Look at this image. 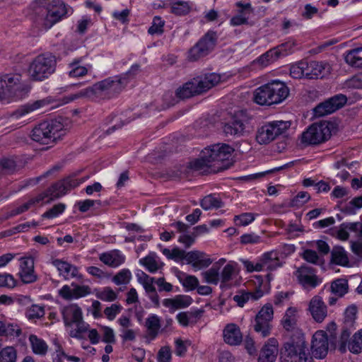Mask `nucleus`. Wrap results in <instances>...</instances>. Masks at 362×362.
I'll return each mask as SVG.
<instances>
[{"mask_svg":"<svg viewBox=\"0 0 362 362\" xmlns=\"http://www.w3.org/2000/svg\"><path fill=\"white\" fill-rule=\"evenodd\" d=\"M221 81V76L216 73L199 76L185 83L176 91V95L181 99L188 98L195 95L206 92Z\"/></svg>","mask_w":362,"mask_h":362,"instance_id":"f257e3e1","label":"nucleus"},{"mask_svg":"<svg viewBox=\"0 0 362 362\" xmlns=\"http://www.w3.org/2000/svg\"><path fill=\"white\" fill-rule=\"evenodd\" d=\"M57 60L50 53L41 54L35 57L28 68L30 77L36 81L48 78L56 69Z\"/></svg>","mask_w":362,"mask_h":362,"instance_id":"f03ea898","label":"nucleus"},{"mask_svg":"<svg viewBox=\"0 0 362 362\" xmlns=\"http://www.w3.org/2000/svg\"><path fill=\"white\" fill-rule=\"evenodd\" d=\"M63 129L62 124L57 120L45 121L36 126L32 131V139L42 144H49L60 137Z\"/></svg>","mask_w":362,"mask_h":362,"instance_id":"7ed1b4c3","label":"nucleus"},{"mask_svg":"<svg viewBox=\"0 0 362 362\" xmlns=\"http://www.w3.org/2000/svg\"><path fill=\"white\" fill-rule=\"evenodd\" d=\"M289 121H272L265 123L257 130L256 140L259 144H267L284 134L290 127Z\"/></svg>","mask_w":362,"mask_h":362,"instance_id":"20e7f679","label":"nucleus"},{"mask_svg":"<svg viewBox=\"0 0 362 362\" xmlns=\"http://www.w3.org/2000/svg\"><path fill=\"white\" fill-rule=\"evenodd\" d=\"M330 136V124L325 121L310 125L301 134L300 141L306 146L317 145L327 141Z\"/></svg>","mask_w":362,"mask_h":362,"instance_id":"39448f33","label":"nucleus"},{"mask_svg":"<svg viewBox=\"0 0 362 362\" xmlns=\"http://www.w3.org/2000/svg\"><path fill=\"white\" fill-rule=\"evenodd\" d=\"M125 78L115 76L107 78L94 84L96 97L112 98L125 87Z\"/></svg>","mask_w":362,"mask_h":362,"instance_id":"423d86ee","label":"nucleus"},{"mask_svg":"<svg viewBox=\"0 0 362 362\" xmlns=\"http://www.w3.org/2000/svg\"><path fill=\"white\" fill-rule=\"evenodd\" d=\"M250 117L245 110H239L231 117L223 127V132L227 136L240 137L248 132L247 128Z\"/></svg>","mask_w":362,"mask_h":362,"instance_id":"0eeeda50","label":"nucleus"},{"mask_svg":"<svg viewBox=\"0 0 362 362\" xmlns=\"http://www.w3.org/2000/svg\"><path fill=\"white\" fill-rule=\"evenodd\" d=\"M86 177L76 178L75 175L69 176L62 180H59L53 184L49 188L41 194H45V199L49 197V199L46 202H49L57 199L64 195L68 191L74 189L83 183L86 180Z\"/></svg>","mask_w":362,"mask_h":362,"instance_id":"6e6552de","label":"nucleus"},{"mask_svg":"<svg viewBox=\"0 0 362 362\" xmlns=\"http://www.w3.org/2000/svg\"><path fill=\"white\" fill-rule=\"evenodd\" d=\"M217 41L216 32L208 31L189 51L188 59L195 62L209 54L215 47Z\"/></svg>","mask_w":362,"mask_h":362,"instance_id":"1a4fd4ad","label":"nucleus"},{"mask_svg":"<svg viewBox=\"0 0 362 362\" xmlns=\"http://www.w3.org/2000/svg\"><path fill=\"white\" fill-rule=\"evenodd\" d=\"M274 317L273 307L270 303L265 304L256 315L253 321L254 330L262 337L271 334L272 322Z\"/></svg>","mask_w":362,"mask_h":362,"instance_id":"9d476101","label":"nucleus"},{"mask_svg":"<svg viewBox=\"0 0 362 362\" xmlns=\"http://www.w3.org/2000/svg\"><path fill=\"white\" fill-rule=\"evenodd\" d=\"M307 351L306 344L304 341H291L284 344L281 354L291 360L298 361V362H313V357Z\"/></svg>","mask_w":362,"mask_h":362,"instance_id":"9b49d317","label":"nucleus"},{"mask_svg":"<svg viewBox=\"0 0 362 362\" xmlns=\"http://www.w3.org/2000/svg\"><path fill=\"white\" fill-rule=\"evenodd\" d=\"M347 101L346 96L343 94L336 95L323 103H320L314 108L315 117H323L332 114L343 107Z\"/></svg>","mask_w":362,"mask_h":362,"instance_id":"f8f14e48","label":"nucleus"},{"mask_svg":"<svg viewBox=\"0 0 362 362\" xmlns=\"http://www.w3.org/2000/svg\"><path fill=\"white\" fill-rule=\"evenodd\" d=\"M311 352L313 357L322 359L326 357L329 350V338L324 330H317L311 340Z\"/></svg>","mask_w":362,"mask_h":362,"instance_id":"ddd939ff","label":"nucleus"},{"mask_svg":"<svg viewBox=\"0 0 362 362\" xmlns=\"http://www.w3.org/2000/svg\"><path fill=\"white\" fill-rule=\"evenodd\" d=\"M67 13V8L61 0H53L48 6L47 13L44 21L45 28H50Z\"/></svg>","mask_w":362,"mask_h":362,"instance_id":"4468645a","label":"nucleus"},{"mask_svg":"<svg viewBox=\"0 0 362 362\" xmlns=\"http://www.w3.org/2000/svg\"><path fill=\"white\" fill-rule=\"evenodd\" d=\"M21 76L18 74H6L0 77V100L16 95L20 88Z\"/></svg>","mask_w":362,"mask_h":362,"instance_id":"2eb2a0df","label":"nucleus"},{"mask_svg":"<svg viewBox=\"0 0 362 362\" xmlns=\"http://www.w3.org/2000/svg\"><path fill=\"white\" fill-rule=\"evenodd\" d=\"M234 149L226 144H216L211 147L206 148L204 153L209 158L211 163L228 160L232 155Z\"/></svg>","mask_w":362,"mask_h":362,"instance_id":"dca6fc26","label":"nucleus"},{"mask_svg":"<svg viewBox=\"0 0 362 362\" xmlns=\"http://www.w3.org/2000/svg\"><path fill=\"white\" fill-rule=\"evenodd\" d=\"M295 274L300 284L305 288H315L320 282L315 269L307 265L299 267Z\"/></svg>","mask_w":362,"mask_h":362,"instance_id":"f3484780","label":"nucleus"},{"mask_svg":"<svg viewBox=\"0 0 362 362\" xmlns=\"http://www.w3.org/2000/svg\"><path fill=\"white\" fill-rule=\"evenodd\" d=\"M186 262L191 264L194 270H200L212 264V259L205 252L192 250L187 252Z\"/></svg>","mask_w":362,"mask_h":362,"instance_id":"a211bd4d","label":"nucleus"},{"mask_svg":"<svg viewBox=\"0 0 362 362\" xmlns=\"http://www.w3.org/2000/svg\"><path fill=\"white\" fill-rule=\"evenodd\" d=\"M19 276L25 284H31L37 280V275L34 270V259L32 257L21 259Z\"/></svg>","mask_w":362,"mask_h":362,"instance_id":"6ab92c4d","label":"nucleus"},{"mask_svg":"<svg viewBox=\"0 0 362 362\" xmlns=\"http://www.w3.org/2000/svg\"><path fill=\"white\" fill-rule=\"evenodd\" d=\"M309 311L313 319L317 322H322L327 316V310L322 298L315 296L310 301Z\"/></svg>","mask_w":362,"mask_h":362,"instance_id":"aec40b11","label":"nucleus"},{"mask_svg":"<svg viewBox=\"0 0 362 362\" xmlns=\"http://www.w3.org/2000/svg\"><path fill=\"white\" fill-rule=\"evenodd\" d=\"M61 312L66 327H72L74 324L83 318L82 310L76 304L64 307Z\"/></svg>","mask_w":362,"mask_h":362,"instance_id":"412c9836","label":"nucleus"},{"mask_svg":"<svg viewBox=\"0 0 362 362\" xmlns=\"http://www.w3.org/2000/svg\"><path fill=\"white\" fill-rule=\"evenodd\" d=\"M278 354V341L270 338L261 350L258 362H274Z\"/></svg>","mask_w":362,"mask_h":362,"instance_id":"4be33fe9","label":"nucleus"},{"mask_svg":"<svg viewBox=\"0 0 362 362\" xmlns=\"http://www.w3.org/2000/svg\"><path fill=\"white\" fill-rule=\"evenodd\" d=\"M262 271H274L283 265L280 261L279 252L276 250H272L264 252L259 258Z\"/></svg>","mask_w":362,"mask_h":362,"instance_id":"5701e85b","label":"nucleus"},{"mask_svg":"<svg viewBox=\"0 0 362 362\" xmlns=\"http://www.w3.org/2000/svg\"><path fill=\"white\" fill-rule=\"evenodd\" d=\"M267 83L275 104L281 103L288 95L289 90L284 83L274 80Z\"/></svg>","mask_w":362,"mask_h":362,"instance_id":"b1692460","label":"nucleus"},{"mask_svg":"<svg viewBox=\"0 0 362 362\" xmlns=\"http://www.w3.org/2000/svg\"><path fill=\"white\" fill-rule=\"evenodd\" d=\"M52 264L57 267L60 275H62L66 279L81 277L78 268L66 261L56 259L52 261Z\"/></svg>","mask_w":362,"mask_h":362,"instance_id":"393cba45","label":"nucleus"},{"mask_svg":"<svg viewBox=\"0 0 362 362\" xmlns=\"http://www.w3.org/2000/svg\"><path fill=\"white\" fill-rule=\"evenodd\" d=\"M272 97V93L268 83L256 88L253 93L254 101L259 105L269 106L275 104Z\"/></svg>","mask_w":362,"mask_h":362,"instance_id":"a878e982","label":"nucleus"},{"mask_svg":"<svg viewBox=\"0 0 362 362\" xmlns=\"http://www.w3.org/2000/svg\"><path fill=\"white\" fill-rule=\"evenodd\" d=\"M326 64L316 61L306 62L305 67V78L308 79L322 78Z\"/></svg>","mask_w":362,"mask_h":362,"instance_id":"bb28decb","label":"nucleus"},{"mask_svg":"<svg viewBox=\"0 0 362 362\" xmlns=\"http://www.w3.org/2000/svg\"><path fill=\"white\" fill-rule=\"evenodd\" d=\"M224 341L230 345H238L242 342L243 335L235 324L228 325L223 329Z\"/></svg>","mask_w":362,"mask_h":362,"instance_id":"cd10ccee","label":"nucleus"},{"mask_svg":"<svg viewBox=\"0 0 362 362\" xmlns=\"http://www.w3.org/2000/svg\"><path fill=\"white\" fill-rule=\"evenodd\" d=\"M358 225L354 222H344L339 226V227L330 229V235L337 238L339 240L346 241L349 238V232H354Z\"/></svg>","mask_w":362,"mask_h":362,"instance_id":"c85d7f7f","label":"nucleus"},{"mask_svg":"<svg viewBox=\"0 0 362 362\" xmlns=\"http://www.w3.org/2000/svg\"><path fill=\"white\" fill-rule=\"evenodd\" d=\"M204 150L202 151L201 157L196 158L188 163L187 168L190 171L199 173H208L211 162L208 156H206Z\"/></svg>","mask_w":362,"mask_h":362,"instance_id":"c756f323","label":"nucleus"},{"mask_svg":"<svg viewBox=\"0 0 362 362\" xmlns=\"http://www.w3.org/2000/svg\"><path fill=\"white\" fill-rule=\"evenodd\" d=\"M99 259L107 266L117 267L124 262L125 257L119 250H114L100 254Z\"/></svg>","mask_w":362,"mask_h":362,"instance_id":"7c9ffc66","label":"nucleus"},{"mask_svg":"<svg viewBox=\"0 0 362 362\" xmlns=\"http://www.w3.org/2000/svg\"><path fill=\"white\" fill-rule=\"evenodd\" d=\"M46 105L45 100H39L33 103H28L19 107L11 115V117L15 119H18L33 112L44 107Z\"/></svg>","mask_w":362,"mask_h":362,"instance_id":"2f4dec72","label":"nucleus"},{"mask_svg":"<svg viewBox=\"0 0 362 362\" xmlns=\"http://www.w3.org/2000/svg\"><path fill=\"white\" fill-rule=\"evenodd\" d=\"M264 292L261 288L256 289L254 292H247L240 290L233 296V299L238 306L243 307L250 300H257L262 298Z\"/></svg>","mask_w":362,"mask_h":362,"instance_id":"473e14b6","label":"nucleus"},{"mask_svg":"<svg viewBox=\"0 0 362 362\" xmlns=\"http://www.w3.org/2000/svg\"><path fill=\"white\" fill-rule=\"evenodd\" d=\"M83 60V57H78L74 59L71 63L69 64V76L71 78L83 77L88 74V71L92 69V66L90 64L81 66V64Z\"/></svg>","mask_w":362,"mask_h":362,"instance_id":"72a5a7b5","label":"nucleus"},{"mask_svg":"<svg viewBox=\"0 0 362 362\" xmlns=\"http://www.w3.org/2000/svg\"><path fill=\"white\" fill-rule=\"evenodd\" d=\"M192 303V298L187 296L178 295L174 298H165L163 301L165 307L173 310L188 307Z\"/></svg>","mask_w":362,"mask_h":362,"instance_id":"f704fd0d","label":"nucleus"},{"mask_svg":"<svg viewBox=\"0 0 362 362\" xmlns=\"http://www.w3.org/2000/svg\"><path fill=\"white\" fill-rule=\"evenodd\" d=\"M145 326L148 336L151 339H155L161 327L160 317L155 314L150 315L146 320Z\"/></svg>","mask_w":362,"mask_h":362,"instance_id":"c9c22d12","label":"nucleus"},{"mask_svg":"<svg viewBox=\"0 0 362 362\" xmlns=\"http://www.w3.org/2000/svg\"><path fill=\"white\" fill-rule=\"evenodd\" d=\"M279 57V51L274 48L269 49L253 61V64L258 65L260 68L265 67L276 61Z\"/></svg>","mask_w":362,"mask_h":362,"instance_id":"e433bc0d","label":"nucleus"},{"mask_svg":"<svg viewBox=\"0 0 362 362\" xmlns=\"http://www.w3.org/2000/svg\"><path fill=\"white\" fill-rule=\"evenodd\" d=\"M331 262L343 267L349 264V257L344 247L341 246L333 247L331 251Z\"/></svg>","mask_w":362,"mask_h":362,"instance_id":"4c0bfd02","label":"nucleus"},{"mask_svg":"<svg viewBox=\"0 0 362 362\" xmlns=\"http://www.w3.org/2000/svg\"><path fill=\"white\" fill-rule=\"evenodd\" d=\"M345 62L353 67H362V47L349 50L344 55Z\"/></svg>","mask_w":362,"mask_h":362,"instance_id":"58836bf2","label":"nucleus"},{"mask_svg":"<svg viewBox=\"0 0 362 362\" xmlns=\"http://www.w3.org/2000/svg\"><path fill=\"white\" fill-rule=\"evenodd\" d=\"M202 311L182 312L177 315L176 318L182 326H188L196 323L197 320L201 316Z\"/></svg>","mask_w":362,"mask_h":362,"instance_id":"ea45409f","label":"nucleus"},{"mask_svg":"<svg viewBox=\"0 0 362 362\" xmlns=\"http://www.w3.org/2000/svg\"><path fill=\"white\" fill-rule=\"evenodd\" d=\"M201 275L206 283L217 285L221 280L220 266L215 263L209 269L202 272Z\"/></svg>","mask_w":362,"mask_h":362,"instance_id":"a19ab883","label":"nucleus"},{"mask_svg":"<svg viewBox=\"0 0 362 362\" xmlns=\"http://www.w3.org/2000/svg\"><path fill=\"white\" fill-rule=\"evenodd\" d=\"M330 289L333 294L341 298L349 291L348 281L345 279H337L332 282Z\"/></svg>","mask_w":362,"mask_h":362,"instance_id":"79ce46f5","label":"nucleus"},{"mask_svg":"<svg viewBox=\"0 0 362 362\" xmlns=\"http://www.w3.org/2000/svg\"><path fill=\"white\" fill-rule=\"evenodd\" d=\"M29 341L32 350L35 354L45 356L47 354L48 346L43 339L38 338L36 335L31 334Z\"/></svg>","mask_w":362,"mask_h":362,"instance_id":"37998d69","label":"nucleus"},{"mask_svg":"<svg viewBox=\"0 0 362 362\" xmlns=\"http://www.w3.org/2000/svg\"><path fill=\"white\" fill-rule=\"evenodd\" d=\"M139 262L151 273H155L162 266V264L155 254H150L146 257L141 259Z\"/></svg>","mask_w":362,"mask_h":362,"instance_id":"c03bdc74","label":"nucleus"},{"mask_svg":"<svg viewBox=\"0 0 362 362\" xmlns=\"http://www.w3.org/2000/svg\"><path fill=\"white\" fill-rule=\"evenodd\" d=\"M21 333V329L16 324L0 321V337H18Z\"/></svg>","mask_w":362,"mask_h":362,"instance_id":"a18cd8bd","label":"nucleus"},{"mask_svg":"<svg viewBox=\"0 0 362 362\" xmlns=\"http://www.w3.org/2000/svg\"><path fill=\"white\" fill-rule=\"evenodd\" d=\"M200 204L204 210L218 209L223 206V203L221 199L214 194H209L204 197L202 199Z\"/></svg>","mask_w":362,"mask_h":362,"instance_id":"49530a36","label":"nucleus"},{"mask_svg":"<svg viewBox=\"0 0 362 362\" xmlns=\"http://www.w3.org/2000/svg\"><path fill=\"white\" fill-rule=\"evenodd\" d=\"M191 11V5L189 1H177L170 5V11L176 16H185Z\"/></svg>","mask_w":362,"mask_h":362,"instance_id":"de8ad7c7","label":"nucleus"},{"mask_svg":"<svg viewBox=\"0 0 362 362\" xmlns=\"http://www.w3.org/2000/svg\"><path fill=\"white\" fill-rule=\"evenodd\" d=\"M96 97L94 85L91 87L81 90L76 93L71 94L65 98V102L69 103L79 98H93Z\"/></svg>","mask_w":362,"mask_h":362,"instance_id":"09e8293b","label":"nucleus"},{"mask_svg":"<svg viewBox=\"0 0 362 362\" xmlns=\"http://www.w3.org/2000/svg\"><path fill=\"white\" fill-rule=\"evenodd\" d=\"M349 350L353 354L362 351V329L356 332L348 344Z\"/></svg>","mask_w":362,"mask_h":362,"instance_id":"8fccbe9b","label":"nucleus"},{"mask_svg":"<svg viewBox=\"0 0 362 362\" xmlns=\"http://www.w3.org/2000/svg\"><path fill=\"white\" fill-rule=\"evenodd\" d=\"M45 196V194H39L35 198L30 199L28 202L11 211L8 216L11 217L26 211L31 206L43 201Z\"/></svg>","mask_w":362,"mask_h":362,"instance_id":"3c124183","label":"nucleus"},{"mask_svg":"<svg viewBox=\"0 0 362 362\" xmlns=\"http://www.w3.org/2000/svg\"><path fill=\"white\" fill-rule=\"evenodd\" d=\"M297 310L295 308H289L287 309L283 320L282 324L286 330H291L293 329L296 323V315Z\"/></svg>","mask_w":362,"mask_h":362,"instance_id":"603ef678","label":"nucleus"},{"mask_svg":"<svg viewBox=\"0 0 362 362\" xmlns=\"http://www.w3.org/2000/svg\"><path fill=\"white\" fill-rule=\"evenodd\" d=\"M75 328H72L70 331L69 335L73 338L79 339H84V334L86 333L89 328V325L85 322L83 320L74 324Z\"/></svg>","mask_w":362,"mask_h":362,"instance_id":"864d4df0","label":"nucleus"},{"mask_svg":"<svg viewBox=\"0 0 362 362\" xmlns=\"http://www.w3.org/2000/svg\"><path fill=\"white\" fill-rule=\"evenodd\" d=\"M17 351L13 346H6L0 350V362H16Z\"/></svg>","mask_w":362,"mask_h":362,"instance_id":"5fc2aeb1","label":"nucleus"},{"mask_svg":"<svg viewBox=\"0 0 362 362\" xmlns=\"http://www.w3.org/2000/svg\"><path fill=\"white\" fill-rule=\"evenodd\" d=\"M95 296L101 300L107 302L114 301L117 298V293L109 286L105 287L100 291H98Z\"/></svg>","mask_w":362,"mask_h":362,"instance_id":"6e6d98bb","label":"nucleus"},{"mask_svg":"<svg viewBox=\"0 0 362 362\" xmlns=\"http://www.w3.org/2000/svg\"><path fill=\"white\" fill-rule=\"evenodd\" d=\"M132 279L131 272L127 269L120 270L112 278V281L116 285L127 284Z\"/></svg>","mask_w":362,"mask_h":362,"instance_id":"4d7b16f0","label":"nucleus"},{"mask_svg":"<svg viewBox=\"0 0 362 362\" xmlns=\"http://www.w3.org/2000/svg\"><path fill=\"white\" fill-rule=\"evenodd\" d=\"M310 199V196L307 192H300L291 200L289 206L291 207H300L307 203Z\"/></svg>","mask_w":362,"mask_h":362,"instance_id":"13d9d810","label":"nucleus"},{"mask_svg":"<svg viewBox=\"0 0 362 362\" xmlns=\"http://www.w3.org/2000/svg\"><path fill=\"white\" fill-rule=\"evenodd\" d=\"M305 61H300L298 63L293 64L290 68V75L293 78H305Z\"/></svg>","mask_w":362,"mask_h":362,"instance_id":"bf43d9fd","label":"nucleus"},{"mask_svg":"<svg viewBox=\"0 0 362 362\" xmlns=\"http://www.w3.org/2000/svg\"><path fill=\"white\" fill-rule=\"evenodd\" d=\"M164 21L159 16H155L153 19L152 25L148 28V33L151 35L162 34L163 33Z\"/></svg>","mask_w":362,"mask_h":362,"instance_id":"052dcab7","label":"nucleus"},{"mask_svg":"<svg viewBox=\"0 0 362 362\" xmlns=\"http://www.w3.org/2000/svg\"><path fill=\"white\" fill-rule=\"evenodd\" d=\"M255 214L252 213H243L240 215L235 216L234 221L237 225L245 226L251 223L255 219Z\"/></svg>","mask_w":362,"mask_h":362,"instance_id":"680f3d73","label":"nucleus"},{"mask_svg":"<svg viewBox=\"0 0 362 362\" xmlns=\"http://www.w3.org/2000/svg\"><path fill=\"white\" fill-rule=\"evenodd\" d=\"M16 168L15 161L10 158H4L0 162V173H11Z\"/></svg>","mask_w":362,"mask_h":362,"instance_id":"e2e57ef3","label":"nucleus"},{"mask_svg":"<svg viewBox=\"0 0 362 362\" xmlns=\"http://www.w3.org/2000/svg\"><path fill=\"white\" fill-rule=\"evenodd\" d=\"M45 315L44 307L33 305L27 311V316L29 319H38Z\"/></svg>","mask_w":362,"mask_h":362,"instance_id":"0e129e2a","label":"nucleus"},{"mask_svg":"<svg viewBox=\"0 0 362 362\" xmlns=\"http://www.w3.org/2000/svg\"><path fill=\"white\" fill-rule=\"evenodd\" d=\"M66 206L62 203H59L55 204L52 208L46 211L42 217L47 218H52L57 217L59 214H61L65 209Z\"/></svg>","mask_w":362,"mask_h":362,"instance_id":"69168bd1","label":"nucleus"},{"mask_svg":"<svg viewBox=\"0 0 362 362\" xmlns=\"http://www.w3.org/2000/svg\"><path fill=\"white\" fill-rule=\"evenodd\" d=\"M235 272V267L232 264H227L220 273L221 281L222 283L229 281Z\"/></svg>","mask_w":362,"mask_h":362,"instance_id":"338daca9","label":"nucleus"},{"mask_svg":"<svg viewBox=\"0 0 362 362\" xmlns=\"http://www.w3.org/2000/svg\"><path fill=\"white\" fill-rule=\"evenodd\" d=\"M172 354L169 346L161 347L157 354L158 362H171Z\"/></svg>","mask_w":362,"mask_h":362,"instance_id":"774afa93","label":"nucleus"}]
</instances>
